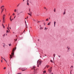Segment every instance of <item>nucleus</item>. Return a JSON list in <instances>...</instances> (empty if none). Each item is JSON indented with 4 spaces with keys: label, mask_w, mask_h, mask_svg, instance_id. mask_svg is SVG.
<instances>
[{
    "label": "nucleus",
    "mask_w": 74,
    "mask_h": 74,
    "mask_svg": "<svg viewBox=\"0 0 74 74\" xmlns=\"http://www.w3.org/2000/svg\"><path fill=\"white\" fill-rule=\"evenodd\" d=\"M40 27H41V25H40Z\"/></svg>",
    "instance_id": "60"
},
{
    "label": "nucleus",
    "mask_w": 74,
    "mask_h": 74,
    "mask_svg": "<svg viewBox=\"0 0 74 74\" xmlns=\"http://www.w3.org/2000/svg\"><path fill=\"white\" fill-rule=\"evenodd\" d=\"M43 73H46V71H44L43 72Z\"/></svg>",
    "instance_id": "14"
},
{
    "label": "nucleus",
    "mask_w": 74,
    "mask_h": 74,
    "mask_svg": "<svg viewBox=\"0 0 74 74\" xmlns=\"http://www.w3.org/2000/svg\"><path fill=\"white\" fill-rule=\"evenodd\" d=\"M51 62H53V61L51 60Z\"/></svg>",
    "instance_id": "37"
},
{
    "label": "nucleus",
    "mask_w": 74,
    "mask_h": 74,
    "mask_svg": "<svg viewBox=\"0 0 74 74\" xmlns=\"http://www.w3.org/2000/svg\"><path fill=\"white\" fill-rule=\"evenodd\" d=\"M53 11L54 12H56V9L55 8H54Z\"/></svg>",
    "instance_id": "15"
},
{
    "label": "nucleus",
    "mask_w": 74,
    "mask_h": 74,
    "mask_svg": "<svg viewBox=\"0 0 74 74\" xmlns=\"http://www.w3.org/2000/svg\"><path fill=\"white\" fill-rule=\"evenodd\" d=\"M6 32H7V33H8V32H9L7 30L6 31Z\"/></svg>",
    "instance_id": "34"
},
{
    "label": "nucleus",
    "mask_w": 74,
    "mask_h": 74,
    "mask_svg": "<svg viewBox=\"0 0 74 74\" xmlns=\"http://www.w3.org/2000/svg\"><path fill=\"white\" fill-rule=\"evenodd\" d=\"M22 74V73H18L17 74Z\"/></svg>",
    "instance_id": "29"
},
{
    "label": "nucleus",
    "mask_w": 74,
    "mask_h": 74,
    "mask_svg": "<svg viewBox=\"0 0 74 74\" xmlns=\"http://www.w3.org/2000/svg\"><path fill=\"white\" fill-rule=\"evenodd\" d=\"M46 67H47V68H48V67H49V65H46Z\"/></svg>",
    "instance_id": "9"
},
{
    "label": "nucleus",
    "mask_w": 74,
    "mask_h": 74,
    "mask_svg": "<svg viewBox=\"0 0 74 74\" xmlns=\"http://www.w3.org/2000/svg\"><path fill=\"white\" fill-rule=\"evenodd\" d=\"M48 71L49 73H51V71H52V69H50V70L49 69H48Z\"/></svg>",
    "instance_id": "5"
},
{
    "label": "nucleus",
    "mask_w": 74,
    "mask_h": 74,
    "mask_svg": "<svg viewBox=\"0 0 74 74\" xmlns=\"http://www.w3.org/2000/svg\"><path fill=\"white\" fill-rule=\"evenodd\" d=\"M39 22H40V21H38V22H37V23H39Z\"/></svg>",
    "instance_id": "49"
},
{
    "label": "nucleus",
    "mask_w": 74,
    "mask_h": 74,
    "mask_svg": "<svg viewBox=\"0 0 74 74\" xmlns=\"http://www.w3.org/2000/svg\"><path fill=\"white\" fill-rule=\"evenodd\" d=\"M67 48H68L67 52H69L70 50L69 49H70V48H69V47H67Z\"/></svg>",
    "instance_id": "3"
},
{
    "label": "nucleus",
    "mask_w": 74,
    "mask_h": 74,
    "mask_svg": "<svg viewBox=\"0 0 74 74\" xmlns=\"http://www.w3.org/2000/svg\"><path fill=\"white\" fill-rule=\"evenodd\" d=\"M7 29H8H8H9V27H8H8H7Z\"/></svg>",
    "instance_id": "45"
},
{
    "label": "nucleus",
    "mask_w": 74,
    "mask_h": 74,
    "mask_svg": "<svg viewBox=\"0 0 74 74\" xmlns=\"http://www.w3.org/2000/svg\"><path fill=\"white\" fill-rule=\"evenodd\" d=\"M32 21H34V22H36V21L35 20H34V19H32Z\"/></svg>",
    "instance_id": "13"
},
{
    "label": "nucleus",
    "mask_w": 74,
    "mask_h": 74,
    "mask_svg": "<svg viewBox=\"0 0 74 74\" xmlns=\"http://www.w3.org/2000/svg\"><path fill=\"white\" fill-rule=\"evenodd\" d=\"M39 63V62H38V61L37 62V63L38 64Z\"/></svg>",
    "instance_id": "33"
},
{
    "label": "nucleus",
    "mask_w": 74,
    "mask_h": 74,
    "mask_svg": "<svg viewBox=\"0 0 74 74\" xmlns=\"http://www.w3.org/2000/svg\"><path fill=\"white\" fill-rule=\"evenodd\" d=\"M3 28H4V29L5 28V27L4 26H3Z\"/></svg>",
    "instance_id": "38"
},
{
    "label": "nucleus",
    "mask_w": 74,
    "mask_h": 74,
    "mask_svg": "<svg viewBox=\"0 0 74 74\" xmlns=\"http://www.w3.org/2000/svg\"><path fill=\"white\" fill-rule=\"evenodd\" d=\"M28 1H29V0H27V2H28Z\"/></svg>",
    "instance_id": "46"
},
{
    "label": "nucleus",
    "mask_w": 74,
    "mask_h": 74,
    "mask_svg": "<svg viewBox=\"0 0 74 74\" xmlns=\"http://www.w3.org/2000/svg\"><path fill=\"white\" fill-rule=\"evenodd\" d=\"M47 29H48V28H46V27H45V30H47Z\"/></svg>",
    "instance_id": "24"
},
{
    "label": "nucleus",
    "mask_w": 74,
    "mask_h": 74,
    "mask_svg": "<svg viewBox=\"0 0 74 74\" xmlns=\"http://www.w3.org/2000/svg\"><path fill=\"white\" fill-rule=\"evenodd\" d=\"M35 74H37V72L36 71H35Z\"/></svg>",
    "instance_id": "21"
},
{
    "label": "nucleus",
    "mask_w": 74,
    "mask_h": 74,
    "mask_svg": "<svg viewBox=\"0 0 74 74\" xmlns=\"http://www.w3.org/2000/svg\"><path fill=\"white\" fill-rule=\"evenodd\" d=\"M66 14V10L65 9L64 10V12L63 13V15H65V14Z\"/></svg>",
    "instance_id": "6"
},
{
    "label": "nucleus",
    "mask_w": 74,
    "mask_h": 74,
    "mask_svg": "<svg viewBox=\"0 0 74 74\" xmlns=\"http://www.w3.org/2000/svg\"><path fill=\"white\" fill-rule=\"evenodd\" d=\"M28 15H30L31 16H32V14H31L29 13H28Z\"/></svg>",
    "instance_id": "18"
},
{
    "label": "nucleus",
    "mask_w": 74,
    "mask_h": 74,
    "mask_svg": "<svg viewBox=\"0 0 74 74\" xmlns=\"http://www.w3.org/2000/svg\"><path fill=\"white\" fill-rule=\"evenodd\" d=\"M14 40L15 42V41H17V39H14Z\"/></svg>",
    "instance_id": "17"
},
{
    "label": "nucleus",
    "mask_w": 74,
    "mask_h": 74,
    "mask_svg": "<svg viewBox=\"0 0 74 74\" xmlns=\"http://www.w3.org/2000/svg\"><path fill=\"white\" fill-rule=\"evenodd\" d=\"M4 16L3 17V23H4V22H5V20H4Z\"/></svg>",
    "instance_id": "4"
},
{
    "label": "nucleus",
    "mask_w": 74,
    "mask_h": 74,
    "mask_svg": "<svg viewBox=\"0 0 74 74\" xmlns=\"http://www.w3.org/2000/svg\"><path fill=\"white\" fill-rule=\"evenodd\" d=\"M29 10L30 12V9H29Z\"/></svg>",
    "instance_id": "48"
},
{
    "label": "nucleus",
    "mask_w": 74,
    "mask_h": 74,
    "mask_svg": "<svg viewBox=\"0 0 74 74\" xmlns=\"http://www.w3.org/2000/svg\"><path fill=\"white\" fill-rule=\"evenodd\" d=\"M14 11L15 12H16V10L15 9L14 10Z\"/></svg>",
    "instance_id": "23"
},
{
    "label": "nucleus",
    "mask_w": 74,
    "mask_h": 74,
    "mask_svg": "<svg viewBox=\"0 0 74 74\" xmlns=\"http://www.w3.org/2000/svg\"><path fill=\"white\" fill-rule=\"evenodd\" d=\"M2 7H1V9H2Z\"/></svg>",
    "instance_id": "55"
},
{
    "label": "nucleus",
    "mask_w": 74,
    "mask_h": 74,
    "mask_svg": "<svg viewBox=\"0 0 74 74\" xmlns=\"http://www.w3.org/2000/svg\"><path fill=\"white\" fill-rule=\"evenodd\" d=\"M3 37H4V36H5V34H4L3 35Z\"/></svg>",
    "instance_id": "44"
},
{
    "label": "nucleus",
    "mask_w": 74,
    "mask_h": 74,
    "mask_svg": "<svg viewBox=\"0 0 74 74\" xmlns=\"http://www.w3.org/2000/svg\"><path fill=\"white\" fill-rule=\"evenodd\" d=\"M2 7H1V9H2Z\"/></svg>",
    "instance_id": "54"
},
{
    "label": "nucleus",
    "mask_w": 74,
    "mask_h": 74,
    "mask_svg": "<svg viewBox=\"0 0 74 74\" xmlns=\"http://www.w3.org/2000/svg\"><path fill=\"white\" fill-rule=\"evenodd\" d=\"M27 5H29V3H28V2H27Z\"/></svg>",
    "instance_id": "30"
},
{
    "label": "nucleus",
    "mask_w": 74,
    "mask_h": 74,
    "mask_svg": "<svg viewBox=\"0 0 74 74\" xmlns=\"http://www.w3.org/2000/svg\"><path fill=\"white\" fill-rule=\"evenodd\" d=\"M53 56H54V57L53 58V59H54V58L55 57V54H53Z\"/></svg>",
    "instance_id": "16"
},
{
    "label": "nucleus",
    "mask_w": 74,
    "mask_h": 74,
    "mask_svg": "<svg viewBox=\"0 0 74 74\" xmlns=\"http://www.w3.org/2000/svg\"><path fill=\"white\" fill-rule=\"evenodd\" d=\"M4 17H5V14H3V17H4Z\"/></svg>",
    "instance_id": "25"
},
{
    "label": "nucleus",
    "mask_w": 74,
    "mask_h": 74,
    "mask_svg": "<svg viewBox=\"0 0 74 74\" xmlns=\"http://www.w3.org/2000/svg\"><path fill=\"white\" fill-rule=\"evenodd\" d=\"M40 30H41V29H43V27H40Z\"/></svg>",
    "instance_id": "12"
},
{
    "label": "nucleus",
    "mask_w": 74,
    "mask_h": 74,
    "mask_svg": "<svg viewBox=\"0 0 74 74\" xmlns=\"http://www.w3.org/2000/svg\"><path fill=\"white\" fill-rule=\"evenodd\" d=\"M44 8L45 9H46V7H45V8Z\"/></svg>",
    "instance_id": "52"
},
{
    "label": "nucleus",
    "mask_w": 74,
    "mask_h": 74,
    "mask_svg": "<svg viewBox=\"0 0 74 74\" xmlns=\"http://www.w3.org/2000/svg\"><path fill=\"white\" fill-rule=\"evenodd\" d=\"M11 17H12V16H11L10 17V18H11Z\"/></svg>",
    "instance_id": "40"
},
{
    "label": "nucleus",
    "mask_w": 74,
    "mask_h": 74,
    "mask_svg": "<svg viewBox=\"0 0 74 74\" xmlns=\"http://www.w3.org/2000/svg\"><path fill=\"white\" fill-rule=\"evenodd\" d=\"M71 67H72V68H73V66H71Z\"/></svg>",
    "instance_id": "31"
},
{
    "label": "nucleus",
    "mask_w": 74,
    "mask_h": 74,
    "mask_svg": "<svg viewBox=\"0 0 74 74\" xmlns=\"http://www.w3.org/2000/svg\"><path fill=\"white\" fill-rule=\"evenodd\" d=\"M10 20L11 21V18H10Z\"/></svg>",
    "instance_id": "41"
},
{
    "label": "nucleus",
    "mask_w": 74,
    "mask_h": 74,
    "mask_svg": "<svg viewBox=\"0 0 74 74\" xmlns=\"http://www.w3.org/2000/svg\"><path fill=\"white\" fill-rule=\"evenodd\" d=\"M6 69V67H4L3 68L4 70H5Z\"/></svg>",
    "instance_id": "26"
},
{
    "label": "nucleus",
    "mask_w": 74,
    "mask_h": 74,
    "mask_svg": "<svg viewBox=\"0 0 74 74\" xmlns=\"http://www.w3.org/2000/svg\"><path fill=\"white\" fill-rule=\"evenodd\" d=\"M53 73H51V74H53Z\"/></svg>",
    "instance_id": "61"
},
{
    "label": "nucleus",
    "mask_w": 74,
    "mask_h": 74,
    "mask_svg": "<svg viewBox=\"0 0 74 74\" xmlns=\"http://www.w3.org/2000/svg\"><path fill=\"white\" fill-rule=\"evenodd\" d=\"M10 29H11V27H10Z\"/></svg>",
    "instance_id": "63"
},
{
    "label": "nucleus",
    "mask_w": 74,
    "mask_h": 74,
    "mask_svg": "<svg viewBox=\"0 0 74 74\" xmlns=\"http://www.w3.org/2000/svg\"><path fill=\"white\" fill-rule=\"evenodd\" d=\"M1 63H3V60H1Z\"/></svg>",
    "instance_id": "43"
},
{
    "label": "nucleus",
    "mask_w": 74,
    "mask_h": 74,
    "mask_svg": "<svg viewBox=\"0 0 74 74\" xmlns=\"http://www.w3.org/2000/svg\"><path fill=\"white\" fill-rule=\"evenodd\" d=\"M5 45H3V47H4V48H5Z\"/></svg>",
    "instance_id": "51"
},
{
    "label": "nucleus",
    "mask_w": 74,
    "mask_h": 74,
    "mask_svg": "<svg viewBox=\"0 0 74 74\" xmlns=\"http://www.w3.org/2000/svg\"><path fill=\"white\" fill-rule=\"evenodd\" d=\"M1 58L2 59V60H3V59H4V58H3L2 57H1Z\"/></svg>",
    "instance_id": "36"
},
{
    "label": "nucleus",
    "mask_w": 74,
    "mask_h": 74,
    "mask_svg": "<svg viewBox=\"0 0 74 74\" xmlns=\"http://www.w3.org/2000/svg\"><path fill=\"white\" fill-rule=\"evenodd\" d=\"M3 59H4V60H5V61H6L5 60V59H4V58H3Z\"/></svg>",
    "instance_id": "50"
},
{
    "label": "nucleus",
    "mask_w": 74,
    "mask_h": 74,
    "mask_svg": "<svg viewBox=\"0 0 74 74\" xmlns=\"http://www.w3.org/2000/svg\"><path fill=\"white\" fill-rule=\"evenodd\" d=\"M50 23H51V22H50L49 23H48V24H47V25H50Z\"/></svg>",
    "instance_id": "10"
},
{
    "label": "nucleus",
    "mask_w": 74,
    "mask_h": 74,
    "mask_svg": "<svg viewBox=\"0 0 74 74\" xmlns=\"http://www.w3.org/2000/svg\"><path fill=\"white\" fill-rule=\"evenodd\" d=\"M38 67H39V66H38Z\"/></svg>",
    "instance_id": "56"
},
{
    "label": "nucleus",
    "mask_w": 74,
    "mask_h": 74,
    "mask_svg": "<svg viewBox=\"0 0 74 74\" xmlns=\"http://www.w3.org/2000/svg\"><path fill=\"white\" fill-rule=\"evenodd\" d=\"M9 46H11V44H9Z\"/></svg>",
    "instance_id": "39"
},
{
    "label": "nucleus",
    "mask_w": 74,
    "mask_h": 74,
    "mask_svg": "<svg viewBox=\"0 0 74 74\" xmlns=\"http://www.w3.org/2000/svg\"><path fill=\"white\" fill-rule=\"evenodd\" d=\"M44 25H45V23L44 24Z\"/></svg>",
    "instance_id": "57"
},
{
    "label": "nucleus",
    "mask_w": 74,
    "mask_h": 74,
    "mask_svg": "<svg viewBox=\"0 0 74 74\" xmlns=\"http://www.w3.org/2000/svg\"><path fill=\"white\" fill-rule=\"evenodd\" d=\"M21 70H23V69H21Z\"/></svg>",
    "instance_id": "64"
},
{
    "label": "nucleus",
    "mask_w": 74,
    "mask_h": 74,
    "mask_svg": "<svg viewBox=\"0 0 74 74\" xmlns=\"http://www.w3.org/2000/svg\"><path fill=\"white\" fill-rule=\"evenodd\" d=\"M46 21H48V18H47V19L46 20Z\"/></svg>",
    "instance_id": "22"
},
{
    "label": "nucleus",
    "mask_w": 74,
    "mask_h": 74,
    "mask_svg": "<svg viewBox=\"0 0 74 74\" xmlns=\"http://www.w3.org/2000/svg\"><path fill=\"white\" fill-rule=\"evenodd\" d=\"M12 20H13V18H12L11 20V21H12Z\"/></svg>",
    "instance_id": "42"
},
{
    "label": "nucleus",
    "mask_w": 74,
    "mask_h": 74,
    "mask_svg": "<svg viewBox=\"0 0 74 74\" xmlns=\"http://www.w3.org/2000/svg\"><path fill=\"white\" fill-rule=\"evenodd\" d=\"M16 48H15V49H13V50H12V53H11V54L12 55H10V60L11 59H12V57L14 56V51H15L16 50Z\"/></svg>",
    "instance_id": "1"
},
{
    "label": "nucleus",
    "mask_w": 74,
    "mask_h": 74,
    "mask_svg": "<svg viewBox=\"0 0 74 74\" xmlns=\"http://www.w3.org/2000/svg\"><path fill=\"white\" fill-rule=\"evenodd\" d=\"M25 24L26 26L27 24H26V21H25Z\"/></svg>",
    "instance_id": "19"
},
{
    "label": "nucleus",
    "mask_w": 74,
    "mask_h": 74,
    "mask_svg": "<svg viewBox=\"0 0 74 74\" xmlns=\"http://www.w3.org/2000/svg\"><path fill=\"white\" fill-rule=\"evenodd\" d=\"M56 22H55L54 21V27H55V24H56Z\"/></svg>",
    "instance_id": "11"
},
{
    "label": "nucleus",
    "mask_w": 74,
    "mask_h": 74,
    "mask_svg": "<svg viewBox=\"0 0 74 74\" xmlns=\"http://www.w3.org/2000/svg\"><path fill=\"white\" fill-rule=\"evenodd\" d=\"M3 26H4V25H3V24H2V25Z\"/></svg>",
    "instance_id": "47"
},
{
    "label": "nucleus",
    "mask_w": 74,
    "mask_h": 74,
    "mask_svg": "<svg viewBox=\"0 0 74 74\" xmlns=\"http://www.w3.org/2000/svg\"><path fill=\"white\" fill-rule=\"evenodd\" d=\"M32 73L33 74V72L31 73V74H32Z\"/></svg>",
    "instance_id": "62"
},
{
    "label": "nucleus",
    "mask_w": 74,
    "mask_h": 74,
    "mask_svg": "<svg viewBox=\"0 0 74 74\" xmlns=\"http://www.w3.org/2000/svg\"><path fill=\"white\" fill-rule=\"evenodd\" d=\"M27 19H28V16H27Z\"/></svg>",
    "instance_id": "58"
},
{
    "label": "nucleus",
    "mask_w": 74,
    "mask_h": 74,
    "mask_svg": "<svg viewBox=\"0 0 74 74\" xmlns=\"http://www.w3.org/2000/svg\"><path fill=\"white\" fill-rule=\"evenodd\" d=\"M22 12H20V13H18V14H17V15H19V14H21V13H22Z\"/></svg>",
    "instance_id": "8"
},
{
    "label": "nucleus",
    "mask_w": 74,
    "mask_h": 74,
    "mask_svg": "<svg viewBox=\"0 0 74 74\" xmlns=\"http://www.w3.org/2000/svg\"><path fill=\"white\" fill-rule=\"evenodd\" d=\"M2 11L1 12V13H2V12H3V11H4V8H3L2 10Z\"/></svg>",
    "instance_id": "7"
},
{
    "label": "nucleus",
    "mask_w": 74,
    "mask_h": 74,
    "mask_svg": "<svg viewBox=\"0 0 74 74\" xmlns=\"http://www.w3.org/2000/svg\"><path fill=\"white\" fill-rule=\"evenodd\" d=\"M1 7H2V8H4V6H1Z\"/></svg>",
    "instance_id": "27"
},
{
    "label": "nucleus",
    "mask_w": 74,
    "mask_h": 74,
    "mask_svg": "<svg viewBox=\"0 0 74 74\" xmlns=\"http://www.w3.org/2000/svg\"><path fill=\"white\" fill-rule=\"evenodd\" d=\"M33 68L31 69L32 70H33V69H34V72L33 74H35V68H36V66H32Z\"/></svg>",
    "instance_id": "2"
},
{
    "label": "nucleus",
    "mask_w": 74,
    "mask_h": 74,
    "mask_svg": "<svg viewBox=\"0 0 74 74\" xmlns=\"http://www.w3.org/2000/svg\"><path fill=\"white\" fill-rule=\"evenodd\" d=\"M12 15H15V13H13V14H12Z\"/></svg>",
    "instance_id": "35"
},
{
    "label": "nucleus",
    "mask_w": 74,
    "mask_h": 74,
    "mask_svg": "<svg viewBox=\"0 0 74 74\" xmlns=\"http://www.w3.org/2000/svg\"><path fill=\"white\" fill-rule=\"evenodd\" d=\"M16 16H14V18H15V17H16Z\"/></svg>",
    "instance_id": "53"
},
{
    "label": "nucleus",
    "mask_w": 74,
    "mask_h": 74,
    "mask_svg": "<svg viewBox=\"0 0 74 74\" xmlns=\"http://www.w3.org/2000/svg\"><path fill=\"white\" fill-rule=\"evenodd\" d=\"M26 69H27V68H26V69L23 70H22V71H25L26 70Z\"/></svg>",
    "instance_id": "20"
},
{
    "label": "nucleus",
    "mask_w": 74,
    "mask_h": 74,
    "mask_svg": "<svg viewBox=\"0 0 74 74\" xmlns=\"http://www.w3.org/2000/svg\"><path fill=\"white\" fill-rule=\"evenodd\" d=\"M52 67H51V68L50 69H52Z\"/></svg>",
    "instance_id": "59"
},
{
    "label": "nucleus",
    "mask_w": 74,
    "mask_h": 74,
    "mask_svg": "<svg viewBox=\"0 0 74 74\" xmlns=\"http://www.w3.org/2000/svg\"><path fill=\"white\" fill-rule=\"evenodd\" d=\"M19 4H20V3H19L17 6V7H18L19 5Z\"/></svg>",
    "instance_id": "28"
},
{
    "label": "nucleus",
    "mask_w": 74,
    "mask_h": 74,
    "mask_svg": "<svg viewBox=\"0 0 74 74\" xmlns=\"http://www.w3.org/2000/svg\"><path fill=\"white\" fill-rule=\"evenodd\" d=\"M41 64V62H40V63H39V64Z\"/></svg>",
    "instance_id": "32"
}]
</instances>
